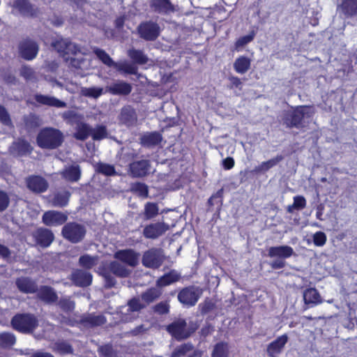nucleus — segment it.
<instances>
[{
    "mask_svg": "<svg viewBox=\"0 0 357 357\" xmlns=\"http://www.w3.org/2000/svg\"><path fill=\"white\" fill-rule=\"evenodd\" d=\"M63 142V133L59 130L50 127L41 129L36 137L38 146L45 149H57Z\"/></svg>",
    "mask_w": 357,
    "mask_h": 357,
    "instance_id": "nucleus-1",
    "label": "nucleus"
},
{
    "mask_svg": "<svg viewBox=\"0 0 357 357\" xmlns=\"http://www.w3.org/2000/svg\"><path fill=\"white\" fill-rule=\"evenodd\" d=\"M314 114V109L312 106H298L286 114L283 119V123L287 128H301L304 126L305 120L311 118Z\"/></svg>",
    "mask_w": 357,
    "mask_h": 357,
    "instance_id": "nucleus-2",
    "label": "nucleus"
},
{
    "mask_svg": "<svg viewBox=\"0 0 357 357\" xmlns=\"http://www.w3.org/2000/svg\"><path fill=\"white\" fill-rule=\"evenodd\" d=\"M198 328L197 324L188 325L184 319L178 318L166 326V331L176 340L181 341L190 337Z\"/></svg>",
    "mask_w": 357,
    "mask_h": 357,
    "instance_id": "nucleus-3",
    "label": "nucleus"
},
{
    "mask_svg": "<svg viewBox=\"0 0 357 357\" xmlns=\"http://www.w3.org/2000/svg\"><path fill=\"white\" fill-rule=\"evenodd\" d=\"M12 328L21 333H32L38 326L37 317L31 313H17L10 321Z\"/></svg>",
    "mask_w": 357,
    "mask_h": 357,
    "instance_id": "nucleus-4",
    "label": "nucleus"
},
{
    "mask_svg": "<svg viewBox=\"0 0 357 357\" xmlns=\"http://www.w3.org/2000/svg\"><path fill=\"white\" fill-rule=\"evenodd\" d=\"M86 233L85 227L75 222L66 223L61 230L63 237L72 243L81 242L84 238Z\"/></svg>",
    "mask_w": 357,
    "mask_h": 357,
    "instance_id": "nucleus-5",
    "label": "nucleus"
},
{
    "mask_svg": "<svg viewBox=\"0 0 357 357\" xmlns=\"http://www.w3.org/2000/svg\"><path fill=\"white\" fill-rule=\"evenodd\" d=\"M202 294V290L197 286L190 285L182 288L178 293V301L187 307L195 306Z\"/></svg>",
    "mask_w": 357,
    "mask_h": 357,
    "instance_id": "nucleus-6",
    "label": "nucleus"
},
{
    "mask_svg": "<svg viewBox=\"0 0 357 357\" xmlns=\"http://www.w3.org/2000/svg\"><path fill=\"white\" fill-rule=\"evenodd\" d=\"M52 45L66 61L70 59L71 62L75 61V59H72V56L80 52L79 47L68 39L56 40Z\"/></svg>",
    "mask_w": 357,
    "mask_h": 357,
    "instance_id": "nucleus-7",
    "label": "nucleus"
},
{
    "mask_svg": "<svg viewBox=\"0 0 357 357\" xmlns=\"http://www.w3.org/2000/svg\"><path fill=\"white\" fill-rule=\"evenodd\" d=\"M137 30L139 37L146 41L155 40L160 33L159 24L151 20L141 22Z\"/></svg>",
    "mask_w": 357,
    "mask_h": 357,
    "instance_id": "nucleus-8",
    "label": "nucleus"
},
{
    "mask_svg": "<svg viewBox=\"0 0 357 357\" xmlns=\"http://www.w3.org/2000/svg\"><path fill=\"white\" fill-rule=\"evenodd\" d=\"M13 13L20 14L23 17L35 18L38 16L39 8L32 4L29 0H15L12 5Z\"/></svg>",
    "mask_w": 357,
    "mask_h": 357,
    "instance_id": "nucleus-9",
    "label": "nucleus"
},
{
    "mask_svg": "<svg viewBox=\"0 0 357 357\" xmlns=\"http://www.w3.org/2000/svg\"><path fill=\"white\" fill-rule=\"evenodd\" d=\"M165 260L162 250L158 248H151L146 250L142 257V264L146 268H158Z\"/></svg>",
    "mask_w": 357,
    "mask_h": 357,
    "instance_id": "nucleus-10",
    "label": "nucleus"
},
{
    "mask_svg": "<svg viewBox=\"0 0 357 357\" xmlns=\"http://www.w3.org/2000/svg\"><path fill=\"white\" fill-rule=\"evenodd\" d=\"M38 51L39 46L38 43L29 38L23 39L19 43L18 52L24 60H33L38 55Z\"/></svg>",
    "mask_w": 357,
    "mask_h": 357,
    "instance_id": "nucleus-11",
    "label": "nucleus"
},
{
    "mask_svg": "<svg viewBox=\"0 0 357 357\" xmlns=\"http://www.w3.org/2000/svg\"><path fill=\"white\" fill-rule=\"evenodd\" d=\"M26 186L29 190L35 194L46 192L49 188L48 181L40 175H29L25 178Z\"/></svg>",
    "mask_w": 357,
    "mask_h": 357,
    "instance_id": "nucleus-12",
    "label": "nucleus"
},
{
    "mask_svg": "<svg viewBox=\"0 0 357 357\" xmlns=\"http://www.w3.org/2000/svg\"><path fill=\"white\" fill-rule=\"evenodd\" d=\"M151 167L149 160H135L129 164L128 172L132 178H143L149 174Z\"/></svg>",
    "mask_w": 357,
    "mask_h": 357,
    "instance_id": "nucleus-13",
    "label": "nucleus"
},
{
    "mask_svg": "<svg viewBox=\"0 0 357 357\" xmlns=\"http://www.w3.org/2000/svg\"><path fill=\"white\" fill-rule=\"evenodd\" d=\"M68 220V215L61 211L50 210L42 216L43 223L47 227H56L63 225Z\"/></svg>",
    "mask_w": 357,
    "mask_h": 357,
    "instance_id": "nucleus-14",
    "label": "nucleus"
},
{
    "mask_svg": "<svg viewBox=\"0 0 357 357\" xmlns=\"http://www.w3.org/2000/svg\"><path fill=\"white\" fill-rule=\"evenodd\" d=\"M169 228V225L162 222L150 223L144 227L143 235L146 238L156 239L165 234Z\"/></svg>",
    "mask_w": 357,
    "mask_h": 357,
    "instance_id": "nucleus-15",
    "label": "nucleus"
},
{
    "mask_svg": "<svg viewBox=\"0 0 357 357\" xmlns=\"http://www.w3.org/2000/svg\"><path fill=\"white\" fill-rule=\"evenodd\" d=\"M32 236L36 243L43 248L49 247L54 240L53 232L45 227L36 229L33 232Z\"/></svg>",
    "mask_w": 357,
    "mask_h": 357,
    "instance_id": "nucleus-16",
    "label": "nucleus"
},
{
    "mask_svg": "<svg viewBox=\"0 0 357 357\" xmlns=\"http://www.w3.org/2000/svg\"><path fill=\"white\" fill-rule=\"evenodd\" d=\"M202 354V351L195 349L191 342H186L177 346L172 352L170 357H201Z\"/></svg>",
    "mask_w": 357,
    "mask_h": 357,
    "instance_id": "nucleus-17",
    "label": "nucleus"
},
{
    "mask_svg": "<svg viewBox=\"0 0 357 357\" xmlns=\"http://www.w3.org/2000/svg\"><path fill=\"white\" fill-rule=\"evenodd\" d=\"M107 322L106 317L102 314L96 315L94 313L84 314L81 316L78 324L86 328L101 326Z\"/></svg>",
    "mask_w": 357,
    "mask_h": 357,
    "instance_id": "nucleus-18",
    "label": "nucleus"
},
{
    "mask_svg": "<svg viewBox=\"0 0 357 357\" xmlns=\"http://www.w3.org/2000/svg\"><path fill=\"white\" fill-rule=\"evenodd\" d=\"M114 257L121 262L134 267L138 264L139 254L132 249H126L116 252Z\"/></svg>",
    "mask_w": 357,
    "mask_h": 357,
    "instance_id": "nucleus-19",
    "label": "nucleus"
},
{
    "mask_svg": "<svg viewBox=\"0 0 357 357\" xmlns=\"http://www.w3.org/2000/svg\"><path fill=\"white\" fill-rule=\"evenodd\" d=\"M132 90V85L123 80H117L106 87V91L114 96H128Z\"/></svg>",
    "mask_w": 357,
    "mask_h": 357,
    "instance_id": "nucleus-20",
    "label": "nucleus"
},
{
    "mask_svg": "<svg viewBox=\"0 0 357 357\" xmlns=\"http://www.w3.org/2000/svg\"><path fill=\"white\" fill-rule=\"evenodd\" d=\"M151 8L157 13L169 15L176 11L175 6L170 0H151Z\"/></svg>",
    "mask_w": 357,
    "mask_h": 357,
    "instance_id": "nucleus-21",
    "label": "nucleus"
},
{
    "mask_svg": "<svg viewBox=\"0 0 357 357\" xmlns=\"http://www.w3.org/2000/svg\"><path fill=\"white\" fill-rule=\"evenodd\" d=\"M93 280L92 275L87 271L76 269L71 275V280L77 287H86L91 285Z\"/></svg>",
    "mask_w": 357,
    "mask_h": 357,
    "instance_id": "nucleus-22",
    "label": "nucleus"
},
{
    "mask_svg": "<svg viewBox=\"0 0 357 357\" xmlns=\"http://www.w3.org/2000/svg\"><path fill=\"white\" fill-rule=\"evenodd\" d=\"M36 293L37 297L45 303L50 304L58 301V295L50 286L42 285Z\"/></svg>",
    "mask_w": 357,
    "mask_h": 357,
    "instance_id": "nucleus-23",
    "label": "nucleus"
},
{
    "mask_svg": "<svg viewBox=\"0 0 357 357\" xmlns=\"http://www.w3.org/2000/svg\"><path fill=\"white\" fill-rule=\"evenodd\" d=\"M294 255L293 248L289 245H279L270 247L268 250V256L274 258L287 259Z\"/></svg>",
    "mask_w": 357,
    "mask_h": 357,
    "instance_id": "nucleus-24",
    "label": "nucleus"
},
{
    "mask_svg": "<svg viewBox=\"0 0 357 357\" xmlns=\"http://www.w3.org/2000/svg\"><path fill=\"white\" fill-rule=\"evenodd\" d=\"M15 284L19 291L24 294H35L38 290L36 282L29 278H17Z\"/></svg>",
    "mask_w": 357,
    "mask_h": 357,
    "instance_id": "nucleus-25",
    "label": "nucleus"
},
{
    "mask_svg": "<svg viewBox=\"0 0 357 357\" xmlns=\"http://www.w3.org/2000/svg\"><path fill=\"white\" fill-rule=\"evenodd\" d=\"M288 341V336L282 335L271 342L267 347V354L270 357H276L280 354Z\"/></svg>",
    "mask_w": 357,
    "mask_h": 357,
    "instance_id": "nucleus-26",
    "label": "nucleus"
},
{
    "mask_svg": "<svg viewBox=\"0 0 357 357\" xmlns=\"http://www.w3.org/2000/svg\"><path fill=\"white\" fill-rule=\"evenodd\" d=\"M34 99L38 103L43 105H47L50 107H54L56 108H64L67 106V104L65 102L60 100L58 98L53 96H49L43 94H36L34 97Z\"/></svg>",
    "mask_w": 357,
    "mask_h": 357,
    "instance_id": "nucleus-27",
    "label": "nucleus"
},
{
    "mask_svg": "<svg viewBox=\"0 0 357 357\" xmlns=\"http://www.w3.org/2000/svg\"><path fill=\"white\" fill-rule=\"evenodd\" d=\"M181 279V275L176 270L172 269L168 273L160 276L156 281V285L158 287H164L178 282Z\"/></svg>",
    "mask_w": 357,
    "mask_h": 357,
    "instance_id": "nucleus-28",
    "label": "nucleus"
},
{
    "mask_svg": "<svg viewBox=\"0 0 357 357\" xmlns=\"http://www.w3.org/2000/svg\"><path fill=\"white\" fill-rule=\"evenodd\" d=\"M137 114L131 106H125L120 114L121 121L127 126L133 125L137 121Z\"/></svg>",
    "mask_w": 357,
    "mask_h": 357,
    "instance_id": "nucleus-29",
    "label": "nucleus"
},
{
    "mask_svg": "<svg viewBox=\"0 0 357 357\" xmlns=\"http://www.w3.org/2000/svg\"><path fill=\"white\" fill-rule=\"evenodd\" d=\"M162 295L160 287H150L141 294L142 301L146 304V307L158 299Z\"/></svg>",
    "mask_w": 357,
    "mask_h": 357,
    "instance_id": "nucleus-30",
    "label": "nucleus"
},
{
    "mask_svg": "<svg viewBox=\"0 0 357 357\" xmlns=\"http://www.w3.org/2000/svg\"><path fill=\"white\" fill-rule=\"evenodd\" d=\"M162 141V135L157 131L151 132L144 135L141 138V143L144 146L153 147L159 145Z\"/></svg>",
    "mask_w": 357,
    "mask_h": 357,
    "instance_id": "nucleus-31",
    "label": "nucleus"
},
{
    "mask_svg": "<svg viewBox=\"0 0 357 357\" xmlns=\"http://www.w3.org/2000/svg\"><path fill=\"white\" fill-rule=\"evenodd\" d=\"M305 304L316 305L322 303V299L315 288H309L303 291Z\"/></svg>",
    "mask_w": 357,
    "mask_h": 357,
    "instance_id": "nucleus-32",
    "label": "nucleus"
},
{
    "mask_svg": "<svg viewBox=\"0 0 357 357\" xmlns=\"http://www.w3.org/2000/svg\"><path fill=\"white\" fill-rule=\"evenodd\" d=\"M251 66V59L245 56H238L234 62L233 67L238 74H245Z\"/></svg>",
    "mask_w": 357,
    "mask_h": 357,
    "instance_id": "nucleus-33",
    "label": "nucleus"
},
{
    "mask_svg": "<svg viewBox=\"0 0 357 357\" xmlns=\"http://www.w3.org/2000/svg\"><path fill=\"white\" fill-rule=\"evenodd\" d=\"M91 127L89 124L80 122L77 125L76 131L74 132L73 137L77 140L84 141L91 136Z\"/></svg>",
    "mask_w": 357,
    "mask_h": 357,
    "instance_id": "nucleus-34",
    "label": "nucleus"
},
{
    "mask_svg": "<svg viewBox=\"0 0 357 357\" xmlns=\"http://www.w3.org/2000/svg\"><path fill=\"white\" fill-rule=\"evenodd\" d=\"M339 8L347 17L354 16L357 15V0H343Z\"/></svg>",
    "mask_w": 357,
    "mask_h": 357,
    "instance_id": "nucleus-35",
    "label": "nucleus"
},
{
    "mask_svg": "<svg viewBox=\"0 0 357 357\" xmlns=\"http://www.w3.org/2000/svg\"><path fill=\"white\" fill-rule=\"evenodd\" d=\"M63 178L70 182H77L80 179L81 170L79 165H71L63 173Z\"/></svg>",
    "mask_w": 357,
    "mask_h": 357,
    "instance_id": "nucleus-36",
    "label": "nucleus"
},
{
    "mask_svg": "<svg viewBox=\"0 0 357 357\" xmlns=\"http://www.w3.org/2000/svg\"><path fill=\"white\" fill-rule=\"evenodd\" d=\"M128 55L135 63L144 65L148 62V57L140 50L130 49L128 52Z\"/></svg>",
    "mask_w": 357,
    "mask_h": 357,
    "instance_id": "nucleus-37",
    "label": "nucleus"
},
{
    "mask_svg": "<svg viewBox=\"0 0 357 357\" xmlns=\"http://www.w3.org/2000/svg\"><path fill=\"white\" fill-rule=\"evenodd\" d=\"M14 147L20 155L30 154L33 151V147L30 143L25 139H19L14 142Z\"/></svg>",
    "mask_w": 357,
    "mask_h": 357,
    "instance_id": "nucleus-38",
    "label": "nucleus"
},
{
    "mask_svg": "<svg viewBox=\"0 0 357 357\" xmlns=\"http://www.w3.org/2000/svg\"><path fill=\"white\" fill-rule=\"evenodd\" d=\"M98 352L102 357H118V352L111 343L100 346Z\"/></svg>",
    "mask_w": 357,
    "mask_h": 357,
    "instance_id": "nucleus-39",
    "label": "nucleus"
},
{
    "mask_svg": "<svg viewBox=\"0 0 357 357\" xmlns=\"http://www.w3.org/2000/svg\"><path fill=\"white\" fill-rule=\"evenodd\" d=\"M70 197L69 191L66 190L63 193L58 192L54 196L53 204L56 206L64 207L68 204Z\"/></svg>",
    "mask_w": 357,
    "mask_h": 357,
    "instance_id": "nucleus-40",
    "label": "nucleus"
},
{
    "mask_svg": "<svg viewBox=\"0 0 357 357\" xmlns=\"http://www.w3.org/2000/svg\"><path fill=\"white\" fill-rule=\"evenodd\" d=\"M96 263L97 257L87 254L82 255L79 259V266L85 269H91L96 265Z\"/></svg>",
    "mask_w": 357,
    "mask_h": 357,
    "instance_id": "nucleus-41",
    "label": "nucleus"
},
{
    "mask_svg": "<svg viewBox=\"0 0 357 357\" xmlns=\"http://www.w3.org/2000/svg\"><path fill=\"white\" fill-rule=\"evenodd\" d=\"M282 160V156H277L268 161L261 162L259 166L255 167V171L257 172H264L275 166L280 161Z\"/></svg>",
    "mask_w": 357,
    "mask_h": 357,
    "instance_id": "nucleus-42",
    "label": "nucleus"
},
{
    "mask_svg": "<svg viewBox=\"0 0 357 357\" xmlns=\"http://www.w3.org/2000/svg\"><path fill=\"white\" fill-rule=\"evenodd\" d=\"M128 310L129 312H139L146 308V304L142 301L141 302L139 297H133L128 301Z\"/></svg>",
    "mask_w": 357,
    "mask_h": 357,
    "instance_id": "nucleus-43",
    "label": "nucleus"
},
{
    "mask_svg": "<svg viewBox=\"0 0 357 357\" xmlns=\"http://www.w3.org/2000/svg\"><path fill=\"white\" fill-rule=\"evenodd\" d=\"M16 342V337L14 334L8 332L0 333V344L3 347H13Z\"/></svg>",
    "mask_w": 357,
    "mask_h": 357,
    "instance_id": "nucleus-44",
    "label": "nucleus"
},
{
    "mask_svg": "<svg viewBox=\"0 0 357 357\" xmlns=\"http://www.w3.org/2000/svg\"><path fill=\"white\" fill-rule=\"evenodd\" d=\"M91 134L93 140H101L107 137V128L104 125H98L95 128H91Z\"/></svg>",
    "mask_w": 357,
    "mask_h": 357,
    "instance_id": "nucleus-45",
    "label": "nucleus"
},
{
    "mask_svg": "<svg viewBox=\"0 0 357 357\" xmlns=\"http://www.w3.org/2000/svg\"><path fill=\"white\" fill-rule=\"evenodd\" d=\"M94 52L97 57L106 66L109 67H114L116 66V63L112 60V59L105 50L101 49H96Z\"/></svg>",
    "mask_w": 357,
    "mask_h": 357,
    "instance_id": "nucleus-46",
    "label": "nucleus"
},
{
    "mask_svg": "<svg viewBox=\"0 0 357 357\" xmlns=\"http://www.w3.org/2000/svg\"><path fill=\"white\" fill-rule=\"evenodd\" d=\"M57 305L65 312H70L74 310L75 303L70 297H61Z\"/></svg>",
    "mask_w": 357,
    "mask_h": 357,
    "instance_id": "nucleus-47",
    "label": "nucleus"
},
{
    "mask_svg": "<svg viewBox=\"0 0 357 357\" xmlns=\"http://www.w3.org/2000/svg\"><path fill=\"white\" fill-rule=\"evenodd\" d=\"M119 72H123L128 75H137V67L134 64L129 63L127 62L121 63L118 64L116 63V66H114Z\"/></svg>",
    "mask_w": 357,
    "mask_h": 357,
    "instance_id": "nucleus-48",
    "label": "nucleus"
},
{
    "mask_svg": "<svg viewBox=\"0 0 357 357\" xmlns=\"http://www.w3.org/2000/svg\"><path fill=\"white\" fill-rule=\"evenodd\" d=\"M159 208L156 203L147 202L144 206V216L146 219L153 218L158 214Z\"/></svg>",
    "mask_w": 357,
    "mask_h": 357,
    "instance_id": "nucleus-49",
    "label": "nucleus"
},
{
    "mask_svg": "<svg viewBox=\"0 0 357 357\" xmlns=\"http://www.w3.org/2000/svg\"><path fill=\"white\" fill-rule=\"evenodd\" d=\"M255 35V31H252L248 35L240 37L235 43V49L239 51L245 45L252 42Z\"/></svg>",
    "mask_w": 357,
    "mask_h": 357,
    "instance_id": "nucleus-50",
    "label": "nucleus"
},
{
    "mask_svg": "<svg viewBox=\"0 0 357 357\" xmlns=\"http://www.w3.org/2000/svg\"><path fill=\"white\" fill-rule=\"evenodd\" d=\"M97 172L105 176H113L116 174V170L113 165L103 162L98 163Z\"/></svg>",
    "mask_w": 357,
    "mask_h": 357,
    "instance_id": "nucleus-51",
    "label": "nucleus"
},
{
    "mask_svg": "<svg viewBox=\"0 0 357 357\" xmlns=\"http://www.w3.org/2000/svg\"><path fill=\"white\" fill-rule=\"evenodd\" d=\"M131 191L137 193L139 196L147 197L149 195L148 186L141 182H136L131 186Z\"/></svg>",
    "mask_w": 357,
    "mask_h": 357,
    "instance_id": "nucleus-52",
    "label": "nucleus"
},
{
    "mask_svg": "<svg viewBox=\"0 0 357 357\" xmlns=\"http://www.w3.org/2000/svg\"><path fill=\"white\" fill-rule=\"evenodd\" d=\"M24 123L27 129L36 128L40 126V119L38 116L31 114L24 117Z\"/></svg>",
    "mask_w": 357,
    "mask_h": 357,
    "instance_id": "nucleus-53",
    "label": "nucleus"
},
{
    "mask_svg": "<svg viewBox=\"0 0 357 357\" xmlns=\"http://www.w3.org/2000/svg\"><path fill=\"white\" fill-rule=\"evenodd\" d=\"M215 307V303L212 300L206 298L202 303L199 305V310L202 314H206L211 312Z\"/></svg>",
    "mask_w": 357,
    "mask_h": 357,
    "instance_id": "nucleus-54",
    "label": "nucleus"
},
{
    "mask_svg": "<svg viewBox=\"0 0 357 357\" xmlns=\"http://www.w3.org/2000/svg\"><path fill=\"white\" fill-rule=\"evenodd\" d=\"M109 268L110 271L117 276L125 277L127 275L126 269L118 262H111L109 265Z\"/></svg>",
    "mask_w": 357,
    "mask_h": 357,
    "instance_id": "nucleus-55",
    "label": "nucleus"
},
{
    "mask_svg": "<svg viewBox=\"0 0 357 357\" xmlns=\"http://www.w3.org/2000/svg\"><path fill=\"white\" fill-rule=\"evenodd\" d=\"M20 75L26 81L35 78V71L29 66L23 65L20 68Z\"/></svg>",
    "mask_w": 357,
    "mask_h": 357,
    "instance_id": "nucleus-56",
    "label": "nucleus"
},
{
    "mask_svg": "<svg viewBox=\"0 0 357 357\" xmlns=\"http://www.w3.org/2000/svg\"><path fill=\"white\" fill-rule=\"evenodd\" d=\"M228 87L234 89L236 91L238 90V91H241L243 87V82H241V79L236 76H229L228 77Z\"/></svg>",
    "mask_w": 357,
    "mask_h": 357,
    "instance_id": "nucleus-57",
    "label": "nucleus"
},
{
    "mask_svg": "<svg viewBox=\"0 0 357 357\" xmlns=\"http://www.w3.org/2000/svg\"><path fill=\"white\" fill-rule=\"evenodd\" d=\"M153 311L158 314H166L169 312V305L167 302L161 301L154 305Z\"/></svg>",
    "mask_w": 357,
    "mask_h": 357,
    "instance_id": "nucleus-58",
    "label": "nucleus"
},
{
    "mask_svg": "<svg viewBox=\"0 0 357 357\" xmlns=\"http://www.w3.org/2000/svg\"><path fill=\"white\" fill-rule=\"evenodd\" d=\"M0 121L6 126L12 124V121L6 109L0 105Z\"/></svg>",
    "mask_w": 357,
    "mask_h": 357,
    "instance_id": "nucleus-59",
    "label": "nucleus"
},
{
    "mask_svg": "<svg viewBox=\"0 0 357 357\" xmlns=\"http://www.w3.org/2000/svg\"><path fill=\"white\" fill-rule=\"evenodd\" d=\"M313 242L315 245L321 247L326 242V236L322 231H317L313 235Z\"/></svg>",
    "mask_w": 357,
    "mask_h": 357,
    "instance_id": "nucleus-60",
    "label": "nucleus"
},
{
    "mask_svg": "<svg viewBox=\"0 0 357 357\" xmlns=\"http://www.w3.org/2000/svg\"><path fill=\"white\" fill-rule=\"evenodd\" d=\"M294 207L296 210L300 211L305 208L306 199L303 196L298 195L294 197Z\"/></svg>",
    "mask_w": 357,
    "mask_h": 357,
    "instance_id": "nucleus-61",
    "label": "nucleus"
},
{
    "mask_svg": "<svg viewBox=\"0 0 357 357\" xmlns=\"http://www.w3.org/2000/svg\"><path fill=\"white\" fill-rule=\"evenodd\" d=\"M9 203L10 199L7 193L0 190V212L7 208Z\"/></svg>",
    "mask_w": 357,
    "mask_h": 357,
    "instance_id": "nucleus-62",
    "label": "nucleus"
},
{
    "mask_svg": "<svg viewBox=\"0 0 357 357\" xmlns=\"http://www.w3.org/2000/svg\"><path fill=\"white\" fill-rule=\"evenodd\" d=\"M223 193V188L220 189L215 195H212L208 200L210 206H213L218 202L222 203V194Z\"/></svg>",
    "mask_w": 357,
    "mask_h": 357,
    "instance_id": "nucleus-63",
    "label": "nucleus"
},
{
    "mask_svg": "<svg viewBox=\"0 0 357 357\" xmlns=\"http://www.w3.org/2000/svg\"><path fill=\"white\" fill-rule=\"evenodd\" d=\"M212 357H223V342H218L215 345Z\"/></svg>",
    "mask_w": 357,
    "mask_h": 357,
    "instance_id": "nucleus-64",
    "label": "nucleus"
}]
</instances>
